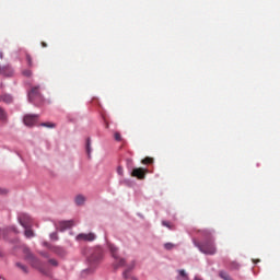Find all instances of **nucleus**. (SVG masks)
I'll return each mask as SVG.
<instances>
[{
  "label": "nucleus",
  "mask_w": 280,
  "mask_h": 280,
  "mask_svg": "<svg viewBox=\"0 0 280 280\" xmlns=\"http://www.w3.org/2000/svg\"><path fill=\"white\" fill-rule=\"evenodd\" d=\"M201 235L203 236V240H206V242H203V244H199L198 248L203 255H215L217 248L212 240V232L210 230H203L201 231Z\"/></svg>",
  "instance_id": "nucleus-1"
},
{
  "label": "nucleus",
  "mask_w": 280,
  "mask_h": 280,
  "mask_svg": "<svg viewBox=\"0 0 280 280\" xmlns=\"http://www.w3.org/2000/svg\"><path fill=\"white\" fill-rule=\"evenodd\" d=\"M108 248L112 254V257L114 258V264H113L114 269H119V268L124 267L126 261L124 258L119 257V255H118L119 248H117L113 244H108Z\"/></svg>",
  "instance_id": "nucleus-2"
},
{
  "label": "nucleus",
  "mask_w": 280,
  "mask_h": 280,
  "mask_svg": "<svg viewBox=\"0 0 280 280\" xmlns=\"http://www.w3.org/2000/svg\"><path fill=\"white\" fill-rule=\"evenodd\" d=\"M20 224L25 229L24 231V235L27 240H30V237H35V233L33 232V230L30 229L31 226V218L26 214H22L19 218Z\"/></svg>",
  "instance_id": "nucleus-3"
},
{
  "label": "nucleus",
  "mask_w": 280,
  "mask_h": 280,
  "mask_svg": "<svg viewBox=\"0 0 280 280\" xmlns=\"http://www.w3.org/2000/svg\"><path fill=\"white\" fill-rule=\"evenodd\" d=\"M103 258H104V254L102 252V248H96L91 253V255L88 258V261L90 266L94 268L102 262Z\"/></svg>",
  "instance_id": "nucleus-4"
},
{
  "label": "nucleus",
  "mask_w": 280,
  "mask_h": 280,
  "mask_svg": "<svg viewBox=\"0 0 280 280\" xmlns=\"http://www.w3.org/2000/svg\"><path fill=\"white\" fill-rule=\"evenodd\" d=\"M27 98L30 103L37 104L43 102V95L39 91V86H33L27 92Z\"/></svg>",
  "instance_id": "nucleus-5"
},
{
  "label": "nucleus",
  "mask_w": 280,
  "mask_h": 280,
  "mask_svg": "<svg viewBox=\"0 0 280 280\" xmlns=\"http://www.w3.org/2000/svg\"><path fill=\"white\" fill-rule=\"evenodd\" d=\"M77 242H95L96 235L94 233H81L75 236Z\"/></svg>",
  "instance_id": "nucleus-6"
},
{
  "label": "nucleus",
  "mask_w": 280,
  "mask_h": 280,
  "mask_svg": "<svg viewBox=\"0 0 280 280\" xmlns=\"http://www.w3.org/2000/svg\"><path fill=\"white\" fill-rule=\"evenodd\" d=\"M38 120V115L27 114L23 117V122L27 127L34 126Z\"/></svg>",
  "instance_id": "nucleus-7"
},
{
  "label": "nucleus",
  "mask_w": 280,
  "mask_h": 280,
  "mask_svg": "<svg viewBox=\"0 0 280 280\" xmlns=\"http://www.w3.org/2000/svg\"><path fill=\"white\" fill-rule=\"evenodd\" d=\"M0 75H2L4 78H12V77H14V70L9 65L0 66Z\"/></svg>",
  "instance_id": "nucleus-8"
},
{
  "label": "nucleus",
  "mask_w": 280,
  "mask_h": 280,
  "mask_svg": "<svg viewBox=\"0 0 280 280\" xmlns=\"http://www.w3.org/2000/svg\"><path fill=\"white\" fill-rule=\"evenodd\" d=\"M145 174H147V170H143L140 167V168H135L131 173V176L137 177L138 179H144Z\"/></svg>",
  "instance_id": "nucleus-9"
},
{
  "label": "nucleus",
  "mask_w": 280,
  "mask_h": 280,
  "mask_svg": "<svg viewBox=\"0 0 280 280\" xmlns=\"http://www.w3.org/2000/svg\"><path fill=\"white\" fill-rule=\"evenodd\" d=\"M74 225V221L73 220H69V221H61L59 222V230L60 231H66L70 228H72Z\"/></svg>",
  "instance_id": "nucleus-10"
},
{
  "label": "nucleus",
  "mask_w": 280,
  "mask_h": 280,
  "mask_svg": "<svg viewBox=\"0 0 280 280\" xmlns=\"http://www.w3.org/2000/svg\"><path fill=\"white\" fill-rule=\"evenodd\" d=\"M0 102L11 104L13 102V97L10 94L0 95Z\"/></svg>",
  "instance_id": "nucleus-11"
},
{
  "label": "nucleus",
  "mask_w": 280,
  "mask_h": 280,
  "mask_svg": "<svg viewBox=\"0 0 280 280\" xmlns=\"http://www.w3.org/2000/svg\"><path fill=\"white\" fill-rule=\"evenodd\" d=\"M74 201H75V205L83 206L86 201V198L83 195H78Z\"/></svg>",
  "instance_id": "nucleus-12"
},
{
  "label": "nucleus",
  "mask_w": 280,
  "mask_h": 280,
  "mask_svg": "<svg viewBox=\"0 0 280 280\" xmlns=\"http://www.w3.org/2000/svg\"><path fill=\"white\" fill-rule=\"evenodd\" d=\"M135 264L130 265L124 272H122V277L125 280L130 279L129 272L133 269Z\"/></svg>",
  "instance_id": "nucleus-13"
},
{
  "label": "nucleus",
  "mask_w": 280,
  "mask_h": 280,
  "mask_svg": "<svg viewBox=\"0 0 280 280\" xmlns=\"http://www.w3.org/2000/svg\"><path fill=\"white\" fill-rule=\"evenodd\" d=\"M219 277L222 278L223 280H233L226 271L219 272Z\"/></svg>",
  "instance_id": "nucleus-14"
},
{
  "label": "nucleus",
  "mask_w": 280,
  "mask_h": 280,
  "mask_svg": "<svg viewBox=\"0 0 280 280\" xmlns=\"http://www.w3.org/2000/svg\"><path fill=\"white\" fill-rule=\"evenodd\" d=\"M15 266H18V268L23 272V273H28V269L25 265H22L21 262L15 264Z\"/></svg>",
  "instance_id": "nucleus-15"
},
{
  "label": "nucleus",
  "mask_w": 280,
  "mask_h": 280,
  "mask_svg": "<svg viewBox=\"0 0 280 280\" xmlns=\"http://www.w3.org/2000/svg\"><path fill=\"white\" fill-rule=\"evenodd\" d=\"M40 126L45 128H56V124L50 121L42 122Z\"/></svg>",
  "instance_id": "nucleus-16"
},
{
  "label": "nucleus",
  "mask_w": 280,
  "mask_h": 280,
  "mask_svg": "<svg viewBox=\"0 0 280 280\" xmlns=\"http://www.w3.org/2000/svg\"><path fill=\"white\" fill-rule=\"evenodd\" d=\"M154 160L152 158H145L142 160V164L144 165H150V164H153Z\"/></svg>",
  "instance_id": "nucleus-17"
},
{
  "label": "nucleus",
  "mask_w": 280,
  "mask_h": 280,
  "mask_svg": "<svg viewBox=\"0 0 280 280\" xmlns=\"http://www.w3.org/2000/svg\"><path fill=\"white\" fill-rule=\"evenodd\" d=\"M25 58H26L27 66H28L30 68H32V67H33V59H32V56L28 55V54H26Z\"/></svg>",
  "instance_id": "nucleus-18"
},
{
  "label": "nucleus",
  "mask_w": 280,
  "mask_h": 280,
  "mask_svg": "<svg viewBox=\"0 0 280 280\" xmlns=\"http://www.w3.org/2000/svg\"><path fill=\"white\" fill-rule=\"evenodd\" d=\"M33 74L32 70H23L22 71V75L26 77V78H31Z\"/></svg>",
  "instance_id": "nucleus-19"
},
{
  "label": "nucleus",
  "mask_w": 280,
  "mask_h": 280,
  "mask_svg": "<svg viewBox=\"0 0 280 280\" xmlns=\"http://www.w3.org/2000/svg\"><path fill=\"white\" fill-rule=\"evenodd\" d=\"M50 240H52L54 242H57V240H59L58 233L54 232L49 235Z\"/></svg>",
  "instance_id": "nucleus-20"
},
{
  "label": "nucleus",
  "mask_w": 280,
  "mask_h": 280,
  "mask_svg": "<svg viewBox=\"0 0 280 280\" xmlns=\"http://www.w3.org/2000/svg\"><path fill=\"white\" fill-rule=\"evenodd\" d=\"M114 139L116 140V141H121V133H119V131H116L115 133H114Z\"/></svg>",
  "instance_id": "nucleus-21"
},
{
  "label": "nucleus",
  "mask_w": 280,
  "mask_h": 280,
  "mask_svg": "<svg viewBox=\"0 0 280 280\" xmlns=\"http://www.w3.org/2000/svg\"><path fill=\"white\" fill-rule=\"evenodd\" d=\"M179 276H180L184 280H188V276H187V273L185 272L184 269L179 270Z\"/></svg>",
  "instance_id": "nucleus-22"
},
{
  "label": "nucleus",
  "mask_w": 280,
  "mask_h": 280,
  "mask_svg": "<svg viewBox=\"0 0 280 280\" xmlns=\"http://www.w3.org/2000/svg\"><path fill=\"white\" fill-rule=\"evenodd\" d=\"M164 247L166 248V250H172V248H174L175 245L173 243H166Z\"/></svg>",
  "instance_id": "nucleus-23"
},
{
  "label": "nucleus",
  "mask_w": 280,
  "mask_h": 280,
  "mask_svg": "<svg viewBox=\"0 0 280 280\" xmlns=\"http://www.w3.org/2000/svg\"><path fill=\"white\" fill-rule=\"evenodd\" d=\"M86 153L89 155L91 154V140H88V142H86Z\"/></svg>",
  "instance_id": "nucleus-24"
},
{
  "label": "nucleus",
  "mask_w": 280,
  "mask_h": 280,
  "mask_svg": "<svg viewBox=\"0 0 280 280\" xmlns=\"http://www.w3.org/2000/svg\"><path fill=\"white\" fill-rule=\"evenodd\" d=\"M26 259L30 260L31 262H35L36 261V258L32 254H28L26 256Z\"/></svg>",
  "instance_id": "nucleus-25"
},
{
  "label": "nucleus",
  "mask_w": 280,
  "mask_h": 280,
  "mask_svg": "<svg viewBox=\"0 0 280 280\" xmlns=\"http://www.w3.org/2000/svg\"><path fill=\"white\" fill-rule=\"evenodd\" d=\"M49 264L54 267H58V261L56 259H49Z\"/></svg>",
  "instance_id": "nucleus-26"
},
{
  "label": "nucleus",
  "mask_w": 280,
  "mask_h": 280,
  "mask_svg": "<svg viewBox=\"0 0 280 280\" xmlns=\"http://www.w3.org/2000/svg\"><path fill=\"white\" fill-rule=\"evenodd\" d=\"M117 173H118V175L122 176V174H124V168H122L121 166H118Z\"/></svg>",
  "instance_id": "nucleus-27"
},
{
  "label": "nucleus",
  "mask_w": 280,
  "mask_h": 280,
  "mask_svg": "<svg viewBox=\"0 0 280 280\" xmlns=\"http://www.w3.org/2000/svg\"><path fill=\"white\" fill-rule=\"evenodd\" d=\"M8 194V189L5 188H0V195H7Z\"/></svg>",
  "instance_id": "nucleus-28"
},
{
  "label": "nucleus",
  "mask_w": 280,
  "mask_h": 280,
  "mask_svg": "<svg viewBox=\"0 0 280 280\" xmlns=\"http://www.w3.org/2000/svg\"><path fill=\"white\" fill-rule=\"evenodd\" d=\"M40 45H42V48H47L48 47L46 42H42Z\"/></svg>",
  "instance_id": "nucleus-29"
},
{
  "label": "nucleus",
  "mask_w": 280,
  "mask_h": 280,
  "mask_svg": "<svg viewBox=\"0 0 280 280\" xmlns=\"http://www.w3.org/2000/svg\"><path fill=\"white\" fill-rule=\"evenodd\" d=\"M163 225H164V226H167V228H170V229H171L170 223H168V222H166V221H163Z\"/></svg>",
  "instance_id": "nucleus-30"
},
{
  "label": "nucleus",
  "mask_w": 280,
  "mask_h": 280,
  "mask_svg": "<svg viewBox=\"0 0 280 280\" xmlns=\"http://www.w3.org/2000/svg\"><path fill=\"white\" fill-rule=\"evenodd\" d=\"M109 125L108 121H105V128L108 129Z\"/></svg>",
  "instance_id": "nucleus-31"
},
{
  "label": "nucleus",
  "mask_w": 280,
  "mask_h": 280,
  "mask_svg": "<svg viewBox=\"0 0 280 280\" xmlns=\"http://www.w3.org/2000/svg\"><path fill=\"white\" fill-rule=\"evenodd\" d=\"M0 59H3V54L2 52H0Z\"/></svg>",
  "instance_id": "nucleus-32"
},
{
  "label": "nucleus",
  "mask_w": 280,
  "mask_h": 280,
  "mask_svg": "<svg viewBox=\"0 0 280 280\" xmlns=\"http://www.w3.org/2000/svg\"><path fill=\"white\" fill-rule=\"evenodd\" d=\"M195 280H201V279H199L198 277H196Z\"/></svg>",
  "instance_id": "nucleus-33"
},
{
  "label": "nucleus",
  "mask_w": 280,
  "mask_h": 280,
  "mask_svg": "<svg viewBox=\"0 0 280 280\" xmlns=\"http://www.w3.org/2000/svg\"><path fill=\"white\" fill-rule=\"evenodd\" d=\"M45 246H49V244H48V243H45Z\"/></svg>",
  "instance_id": "nucleus-34"
}]
</instances>
